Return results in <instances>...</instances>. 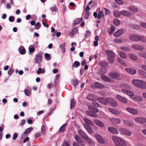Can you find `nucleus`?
Listing matches in <instances>:
<instances>
[{
    "mask_svg": "<svg viewBox=\"0 0 146 146\" xmlns=\"http://www.w3.org/2000/svg\"><path fill=\"white\" fill-rule=\"evenodd\" d=\"M66 125V123H65L64 125H62L59 129V131L61 132L62 133H63L65 130V127Z\"/></svg>",
    "mask_w": 146,
    "mask_h": 146,
    "instance_id": "nucleus-36",
    "label": "nucleus"
},
{
    "mask_svg": "<svg viewBox=\"0 0 146 146\" xmlns=\"http://www.w3.org/2000/svg\"><path fill=\"white\" fill-rule=\"evenodd\" d=\"M135 121L138 123L142 124L146 122V119L143 117H138L135 118Z\"/></svg>",
    "mask_w": 146,
    "mask_h": 146,
    "instance_id": "nucleus-11",
    "label": "nucleus"
},
{
    "mask_svg": "<svg viewBox=\"0 0 146 146\" xmlns=\"http://www.w3.org/2000/svg\"><path fill=\"white\" fill-rule=\"evenodd\" d=\"M101 78L103 80L108 82H109L111 80L109 78L104 75H101Z\"/></svg>",
    "mask_w": 146,
    "mask_h": 146,
    "instance_id": "nucleus-30",
    "label": "nucleus"
},
{
    "mask_svg": "<svg viewBox=\"0 0 146 146\" xmlns=\"http://www.w3.org/2000/svg\"><path fill=\"white\" fill-rule=\"evenodd\" d=\"M82 21V18H79L75 20L74 23L76 24H78Z\"/></svg>",
    "mask_w": 146,
    "mask_h": 146,
    "instance_id": "nucleus-47",
    "label": "nucleus"
},
{
    "mask_svg": "<svg viewBox=\"0 0 146 146\" xmlns=\"http://www.w3.org/2000/svg\"><path fill=\"white\" fill-rule=\"evenodd\" d=\"M105 52L108 56L111 58H114L115 57V54L112 51L109 50H106Z\"/></svg>",
    "mask_w": 146,
    "mask_h": 146,
    "instance_id": "nucleus-17",
    "label": "nucleus"
},
{
    "mask_svg": "<svg viewBox=\"0 0 146 146\" xmlns=\"http://www.w3.org/2000/svg\"><path fill=\"white\" fill-rule=\"evenodd\" d=\"M78 81L77 80H74L73 81V84L74 86H76L79 84Z\"/></svg>",
    "mask_w": 146,
    "mask_h": 146,
    "instance_id": "nucleus-64",
    "label": "nucleus"
},
{
    "mask_svg": "<svg viewBox=\"0 0 146 146\" xmlns=\"http://www.w3.org/2000/svg\"><path fill=\"white\" fill-rule=\"evenodd\" d=\"M94 121L97 125L101 127H103L104 126V124L98 119H94Z\"/></svg>",
    "mask_w": 146,
    "mask_h": 146,
    "instance_id": "nucleus-22",
    "label": "nucleus"
},
{
    "mask_svg": "<svg viewBox=\"0 0 146 146\" xmlns=\"http://www.w3.org/2000/svg\"><path fill=\"white\" fill-rule=\"evenodd\" d=\"M79 135L84 139H87L88 138V135L83 131L81 130H79L78 131Z\"/></svg>",
    "mask_w": 146,
    "mask_h": 146,
    "instance_id": "nucleus-18",
    "label": "nucleus"
},
{
    "mask_svg": "<svg viewBox=\"0 0 146 146\" xmlns=\"http://www.w3.org/2000/svg\"><path fill=\"white\" fill-rule=\"evenodd\" d=\"M121 49L126 52H127L130 50V48L129 46H123L121 47Z\"/></svg>",
    "mask_w": 146,
    "mask_h": 146,
    "instance_id": "nucleus-34",
    "label": "nucleus"
},
{
    "mask_svg": "<svg viewBox=\"0 0 146 146\" xmlns=\"http://www.w3.org/2000/svg\"><path fill=\"white\" fill-rule=\"evenodd\" d=\"M119 130L121 133L124 135L128 136H130L131 135V133L130 131L125 128H120Z\"/></svg>",
    "mask_w": 146,
    "mask_h": 146,
    "instance_id": "nucleus-7",
    "label": "nucleus"
},
{
    "mask_svg": "<svg viewBox=\"0 0 146 146\" xmlns=\"http://www.w3.org/2000/svg\"><path fill=\"white\" fill-rule=\"evenodd\" d=\"M99 64L101 67H104L107 66L108 63L107 62H101L99 63Z\"/></svg>",
    "mask_w": 146,
    "mask_h": 146,
    "instance_id": "nucleus-51",
    "label": "nucleus"
},
{
    "mask_svg": "<svg viewBox=\"0 0 146 146\" xmlns=\"http://www.w3.org/2000/svg\"><path fill=\"white\" fill-rule=\"evenodd\" d=\"M139 55L142 57L146 58V53L143 51H141L139 52Z\"/></svg>",
    "mask_w": 146,
    "mask_h": 146,
    "instance_id": "nucleus-43",
    "label": "nucleus"
},
{
    "mask_svg": "<svg viewBox=\"0 0 146 146\" xmlns=\"http://www.w3.org/2000/svg\"><path fill=\"white\" fill-rule=\"evenodd\" d=\"M74 139L78 142L81 140L80 137L78 135H76L74 136Z\"/></svg>",
    "mask_w": 146,
    "mask_h": 146,
    "instance_id": "nucleus-56",
    "label": "nucleus"
},
{
    "mask_svg": "<svg viewBox=\"0 0 146 146\" xmlns=\"http://www.w3.org/2000/svg\"><path fill=\"white\" fill-rule=\"evenodd\" d=\"M128 8L130 11H132L136 12L138 11V9L134 6H130Z\"/></svg>",
    "mask_w": 146,
    "mask_h": 146,
    "instance_id": "nucleus-32",
    "label": "nucleus"
},
{
    "mask_svg": "<svg viewBox=\"0 0 146 146\" xmlns=\"http://www.w3.org/2000/svg\"><path fill=\"white\" fill-rule=\"evenodd\" d=\"M123 33V29H121L115 32L113 34V36L115 37H117L122 35Z\"/></svg>",
    "mask_w": 146,
    "mask_h": 146,
    "instance_id": "nucleus-23",
    "label": "nucleus"
},
{
    "mask_svg": "<svg viewBox=\"0 0 146 146\" xmlns=\"http://www.w3.org/2000/svg\"><path fill=\"white\" fill-rule=\"evenodd\" d=\"M118 60L119 62L122 65L125 66H127L126 63L124 62L123 60L121 58H118Z\"/></svg>",
    "mask_w": 146,
    "mask_h": 146,
    "instance_id": "nucleus-37",
    "label": "nucleus"
},
{
    "mask_svg": "<svg viewBox=\"0 0 146 146\" xmlns=\"http://www.w3.org/2000/svg\"><path fill=\"white\" fill-rule=\"evenodd\" d=\"M41 133L43 135H45L46 132V130L45 126L44 125H42L41 127Z\"/></svg>",
    "mask_w": 146,
    "mask_h": 146,
    "instance_id": "nucleus-38",
    "label": "nucleus"
},
{
    "mask_svg": "<svg viewBox=\"0 0 146 146\" xmlns=\"http://www.w3.org/2000/svg\"><path fill=\"white\" fill-rule=\"evenodd\" d=\"M116 97L120 102L126 104L127 103V100L125 98L119 95H116Z\"/></svg>",
    "mask_w": 146,
    "mask_h": 146,
    "instance_id": "nucleus-9",
    "label": "nucleus"
},
{
    "mask_svg": "<svg viewBox=\"0 0 146 146\" xmlns=\"http://www.w3.org/2000/svg\"><path fill=\"white\" fill-rule=\"evenodd\" d=\"M109 98H105L103 97H98L97 98V100L102 104L107 105L108 104V99Z\"/></svg>",
    "mask_w": 146,
    "mask_h": 146,
    "instance_id": "nucleus-4",
    "label": "nucleus"
},
{
    "mask_svg": "<svg viewBox=\"0 0 146 146\" xmlns=\"http://www.w3.org/2000/svg\"><path fill=\"white\" fill-rule=\"evenodd\" d=\"M130 58L133 60H136L137 59V57L134 54H131L129 55Z\"/></svg>",
    "mask_w": 146,
    "mask_h": 146,
    "instance_id": "nucleus-48",
    "label": "nucleus"
},
{
    "mask_svg": "<svg viewBox=\"0 0 146 146\" xmlns=\"http://www.w3.org/2000/svg\"><path fill=\"white\" fill-rule=\"evenodd\" d=\"M86 113L87 115L94 118H96L97 117V115L96 114L89 110L86 111Z\"/></svg>",
    "mask_w": 146,
    "mask_h": 146,
    "instance_id": "nucleus-20",
    "label": "nucleus"
},
{
    "mask_svg": "<svg viewBox=\"0 0 146 146\" xmlns=\"http://www.w3.org/2000/svg\"><path fill=\"white\" fill-rule=\"evenodd\" d=\"M122 91L123 93L129 96L133 97L134 95V94L133 92L128 90L122 89Z\"/></svg>",
    "mask_w": 146,
    "mask_h": 146,
    "instance_id": "nucleus-15",
    "label": "nucleus"
},
{
    "mask_svg": "<svg viewBox=\"0 0 146 146\" xmlns=\"http://www.w3.org/2000/svg\"><path fill=\"white\" fill-rule=\"evenodd\" d=\"M121 14L125 16L129 17L131 15V13L126 11L123 10L120 12Z\"/></svg>",
    "mask_w": 146,
    "mask_h": 146,
    "instance_id": "nucleus-26",
    "label": "nucleus"
},
{
    "mask_svg": "<svg viewBox=\"0 0 146 146\" xmlns=\"http://www.w3.org/2000/svg\"><path fill=\"white\" fill-rule=\"evenodd\" d=\"M80 65V63L78 61H75L74 64L72 65V68H77Z\"/></svg>",
    "mask_w": 146,
    "mask_h": 146,
    "instance_id": "nucleus-31",
    "label": "nucleus"
},
{
    "mask_svg": "<svg viewBox=\"0 0 146 146\" xmlns=\"http://www.w3.org/2000/svg\"><path fill=\"white\" fill-rule=\"evenodd\" d=\"M114 24L117 26H118L120 24V21L117 19H114L113 21Z\"/></svg>",
    "mask_w": 146,
    "mask_h": 146,
    "instance_id": "nucleus-44",
    "label": "nucleus"
},
{
    "mask_svg": "<svg viewBox=\"0 0 146 146\" xmlns=\"http://www.w3.org/2000/svg\"><path fill=\"white\" fill-rule=\"evenodd\" d=\"M103 12V11H100L99 12L97 17L98 19H100L102 17V15Z\"/></svg>",
    "mask_w": 146,
    "mask_h": 146,
    "instance_id": "nucleus-54",
    "label": "nucleus"
},
{
    "mask_svg": "<svg viewBox=\"0 0 146 146\" xmlns=\"http://www.w3.org/2000/svg\"><path fill=\"white\" fill-rule=\"evenodd\" d=\"M123 123L124 125L130 127H132L133 125V122L126 120H124L123 121Z\"/></svg>",
    "mask_w": 146,
    "mask_h": 146,
    "instance_id": "nucleus-24",
    "label": "nucleus"
},
{
    "mask_svg": "<svg viewBox=\"0 0 146 146\" xmlns=\"http://www.w3.org/2000/svg\"><path fill=\"white\" fill-rule=\"evenodd\" d=\"M131 47L134 49L139 50H142L143 49L142 46L138 44H133L131 45Z\"/></svg>",
    "mask_w": 146,
    "mask_h": 146,
    "instance_id": "nucleus-16",
    "label": "nucleus"
},
{
    "mask_svg": "<svg viewBox=\"0 0 146 146\" xmlns=\"http://www.w3.org/2000/svg\"><path fill=\"white\" fill-rule=\"evenodd\" d=\"M94 95L92 94H89L86 97L87 98L90 100H93Z\"/></svg>",
    "mask_w": 146,
    "mask_h": 146,
    "instance_id": "nucleus-49",
    "label": "nucleus"
},
{
    "mask_svg": "<svg viewBox=\"0 0 146 146\" xmlns=\"http://www.w3.org/2000/svg\"><path fill=\"white\" fill-rule=\"evenodd\" d=\"M111 139L112 141L114 142L116 146H126L124 141L116 136H113Z\"/></svg>",
    "mask_w": 146,
    "mask_h": 146,
    "instance_id": "nucleus-2",
    "label": "nucleus"
},
{
    "mask_svg": "<svg viewBox=\"0 0 146 146\" xmlns=\"http://www.w3.org/2000/svg\"><path fill=\"white\" fill-rule=\"evenodd\" d=\"M125 109L126 110L133 115H137L138 113V111L135 109L127 107L125 108Z\"/></svg>",
    "mask_w": 146,
    "mask_h": 146,
    "instance_id": "nucleus-8",
    "label": "nucleus"
},
{
    "mask_svg": "<svg viewBox=\"0 0 146 146\" xmlns=\"http://www.w3.org/2000/svg\"><path fill=\"white\" fill-rule=\"evenodd\" d=\"M108 76L112 79L117 80L120 79V74L117 72L110 73Z\"/></svg>",
    "mask_w": 146,
    "mask_h": 146,
    "instance_id": "nucleus-5",
    "label": "nucleus"
},
{
    "mask_svg": "<svg viewBox=\"0 0 146 146\" xmlns=\"http://www.w3.org/2000/svg\"><path fill=\"white\" fill-rule=\"evenodd\" d=\"M78 31V28L77 27H75L72 29L71 33L73 34H74L77 32Z\"/></svg>",
    "mask_w": 146,
    "mask_h": 146,
    "instance_id": "nucleus-59",
    "label": "nucleus"
},
{
    "mask_svg": "<svg viewBox=\"0 0 146 146\" xmlns=\"http://www.w3.org/2000/svg\"><path fill=\"white\" fill-rule=\"evenodd\" d=\"M115 28L114 26L113 25H111L110 31L109 32V33L110 35H111L113 33V32L115 31Z\"/></svg>",
    "mask_w": 146,
    "mask_h": 146,
    "instance_id": "nucleus-46",
    "label": "nucleus"
},
{
    "mask_svg": "<svg viewBox=\"0 0 146 146\" xmlns=\"http://www.w3.org/2000/svg\"><path fill=\"white\" fill-rule=\"evenodd\" d=\"M92 103L94 106L96 107H99V104L95 100H92Z\"/></svg>",
    "mask_w": 146,
    "mask_h": 146,
    "instance_id": "nucleus-52",
    "label": "nucleus"
},
{
    "mask_svg": "<svg viewBox=\"0 0 146 146\" xmlns=\"http://www.w3.org/2000/svg\"><path fill=\"white\" fill-rule=\"evenodd\" d=\"M42 54L41 52H38L35 58V64L38 63L39 64L42 61Z\"/></svg>",
    "mask_w": 146,
    "mask_h": 146,
    "instance_id": "nucleus-3",
    "label": "nucleus"
},
{
    "mask_svg": "<svg viewBox=\"0 0 146 146\" xmlns=\"http://www.w3.org/2000/svg\"><path fill=\"white\" fill-rule=\"evenodd\" d=\"M44 56L46 60H50L51 57L48 54L45 53L44 54Z\"/></svg>",
    "mask_w": 146,
    "mask_h": 146,
    "instance_id": "nucleus-50",
    "label": "nucleus"
},
{
    "mask_svg": "<svg viewBox=\"0 0 146 146\" xmlns=\"http://www.w3.org/2000/svg\"><path fill=\"white\" fill-rule=\"evenodd\" d=\"M89 11H86V13L84 15V17L86 19H88L89 16Z\"/></svg>",
    "mask_w": 146,
    "mask_h": 146,
    "instance_id": "nucleus-61",
    "label": "nucleus"
},
{
    "mask_svg": "<svg viewBox=\"0 0 146 146\" xmlns=\"http://www.w3.org/2000/svg\"><path fill=\"white\" fill-rule=\"evenodd\" d=\"M84 126L86 131L90 133H93L91 127L87 124H84Z\"/></svg>",
    "mask_w": 146,
    "mask_h": 146,
    "instance_id": "nucleus-19",
    "label": "nucleus"
},
{
    "mask_svg": "<svg viewBox=\"0 0 146 146\" xmlns=\"http://www.w3.org/2000/svg\"><path fill=\"white\" fill-rule=\"evenodd\" d=\"M13 72V69L12 68H11L8 71V73L9 75H11Z\"/></svg>",
    "mask_w": 146,
    "mask_h": 146,
    "instance_id": "nucleus-62",
    "label": "nucleus"
},
{
    "mask_svg": "<svg viewBox=\"0 0 146 146\" xmlns=\"http://www.w3.org/2000/svg\"><path fill=\"white\" fill-rule=\"evenodd\" d=\"M132 84L135 86L142 89H146V82L139 80L133 79L132 81Z\"/></svg>",
    "mask_w": 146,
    "mask_h": 146,
    "instance_id": "nucleus-1",
    "label": "nucleus"
},
{
    "mask_svg": "<svg viewBox=\"0 0 146 146\" xmlns=\"http://www.w3.org/2000/svg\"><path fill=\"white\" fill-rule=\"evenodd\" d=\"M24 92L25 95L27 96H29L30 94V91L27 89H26L25 90Z\"/></svg>",
    "mask_w": 146,
    "mask_h": 146,
    "instance_id": "nucleus-63",
    "label": "nucleus"
},
{
    "mask_svg": "<svg viewBox=\"0 0 146 146\" xmlns=\"http://www.w3.org/2000/svg\"><path fill=\"white\" fill-rule=\"evenodd\" d=\"M125 70L127 72L132 74H135L137 73L136 70L134 69L126 68Z\"/></svg>",
    "mask_w": 146,
    "mask_h": 146,
    "instance_id": "nucleus-21",
    "label": "nucleus"
},
{
    "mask_svg": "<svg viewBox=\"0 0 146 146\" xmlns=\"http://www.w3.org/2000/svg\"><path fill=\"white\" fill-rule=\"evenodd\" d=\"M94 85L95 87L99 88L102 89L104 87V86L103 84L97 82H95Z\"/></svg>",
    "mask_w": 146,
    "mask_h": 146,
    "instance_id": "nucleus-27",
    "label": "nucleus"
},
{
    "mask_svg": "<svg viewBox=\"0 0 146 146\" xmlns=\"http://www.w3.org/2000/svg\"><path fill=\"white\" fill-rule=\"evenodd\" d=\"M33 130V128L32 127H30L28 128L25 130L24 132L25 133H26V134H27L31 132Z\"/></svg>",
    "mask_w": 146,
    "mask_h": 146,
    "instance_id": "nucleus-42",
    "label": "nucleus"
},
{
    "mask_svg": "<svg viewBox=\"0 0 146 146\" xmlns=\"http://www.w3.org/2000/svg\"><path fill=\"white\" fill-rule=\"evenodd\" d=\"M120 12H118L117 11H115L113 12V15L117 18H119L120 16Z\"/></svg>",
    "mask_w": 146,
    "mask_h": 146,
    "instance_id": "nucleus-41",
    "label": "nucleus"
},
{
    "mask_svg": "<svg viewBox=\"0 0 146 146\" xmlns=\"http://www.w3.org/2000/svg\"><path fill=\"white\" fill-rule=\"evenodd\" d=\"M9 21L12 22L14 21L15 17L13 16H11L9 17Z\"/></svg>",
    "mask_w": 146,
    "mask_h": 146,
    "instance_id": "nucleus-60",
    "label": "nucleus"
},
{
    "mask_svg": "<svg viewBox=\"0 0 146 146\" xmlns=\"http://www.w3.org/2000/svg\"><path fill=\"white\" fill-rule=\"evenodd\" d=\"M84 120L85 122L89 125L92 126L93 125L94 123L93 122L89 119L87 118H84Z\"/></svg>",
    "mask_w": 146,
    "mask_h": 146,
    "instance_id": "nucleus-33",
    "label": "nucleus"
},
{
    "mask_svg": "<svg viewBox=\"0 0 146 146\" xmlns=\"http://www.w3.org/2000/svg\"><path fill=\"white\" fill-rule=\"evenodd\" d=\"M40 23L39 22H37L35 25V29L38 30L40 28Z\"/></svg>",
    "mask_w": 146,
    "mask_h": 146,
    "instance_id": "nucleus-53",
    "label": "nucleus"
},
{
    "mask_svg": "<svg viewBox=\"0 0 146 146\" xmlns=\"http://www.w3.org/2000/svg\"><path fill=\"white\" fill-rule=\"evenodd\" d=\"M108 110L110 112L114 114L119 115L120 113L119 112L118 110L113 108H108Z\"/></svg>",
    "mask_w": 146,
    "mask_h": 146,
    "instance_id": "nucleus-28",
    "label": "nucleus"
},
{
    "mask_svg": "<svg viewBox=\"0 0 146 146\" xmlns=\"http://www.w3.org/2000/svg\"><path fill=\"white\" fill-rule=\"evenodd\" d=\"M51 10L52 11L53 13H55L56 12L57 10V9L55 6L52 7L50 8Z\"/></svg>",
    "mask_w": 146,
    "mask_h": 146,
    "instance_id": "nucleus-57",
    "label": "nucleus"
},
{
    "mask_svg": "<svg viewBox=\"0 0 146 146\" xmlns=\"http://www.w3.org/2000/svg\"><path fill=\"white\" fill-rule=\"evenodd\" d=\"M87 140V141L88 143L89 144L94 145L95 144V142L92 140V139L90 138H89L88 137V138L86 139Z\"/></svg>",
    "mask_w": 146,
    "mask_h": 146,
    "instance_id": "nucleus-40",
    "label": "nucleus"
},
{
    "mask_svg": "<svg viewBox=\"0 0 146 146\" xmlns=\"http://www.w3.org/2000/svg\"><path fill=\"white\" fill-rule=\"evenodd\" d=\"M45 72V70L44 69H42L41 68H39L38 69V70L37 72V73L38 74H43Z\"/></svg>",
    "mask_w": 146,
    "mask_h": 146,
    "instance_id": "nucleus-39",
    "label": "nucleus"
},
{
    "mask_svg": "<svg viewBox=\"0 0 146 146\" xmlns=\"http://www.w3.org/2000/svg\"><path fill=\"white\" fill-rule=\"evenodd\" d=\"M108 130L110 133L115 134H119V131L113 127H108L107 128Z\"/></svg>",
    "mask_w": 146,
    "mask_h": 146,
    "instance_id": "nucleus-13",
    "label": "nucleus"
},
{
    "mask_svg": "<svg viewBox=\"0 0 146 146\" xmlns=\"http://www.w3.org/2000/svg\"><path fill=\"white\" fill-rule=\"evenodd\" d=\"M129 39L133 41H138L140 40L141 36L136 35H131L129 37Z\"/></svg>",
    "mask_w": 146,
    "mask_h": 146,
    "instance_id": "nucleus-6",
    "label": "nucleus"
},
{
    "mask_svg": "<svg viewBox=\"0 0 146 146\" xmlns=\"http://www.w3.org/2000/svg\"><path fill=\"white\" fill-rule=\"evenodd\" d=\"M119 54L120 57L123 58H126L127 57L126 54L124 52H119Z\"/></svg>",
    "mask_w": 146,
    "mask_h": 146,
    "instance_id": "nucleus-45",
    "label": "nucleus"
},
{
    "mask_svg": "<svg viewBox=\"0 0 146 146\" xmlns=\"http://www.w3.org/2000/svg\"><path fill=\"white\" fill-rule=\"evenodd\" d=\"M108 99V103H109L113 107H116L117 106V103L114 99L111 98H109Z\"/></svg>",
    "mask_w": 146,
    "mask_h": 146,
    "instance_id": "nucleus-14",
    "label": "nucleus"
},
{
    "mask_svg": "<svg viewBox=\"0 0 146 146\" xmlns=\"http://www.w3.org/2000/svg\"><path fill=\"white\" fill-rule=\"evenodd\" d=\"M107 72V70L106 69H102L100 70L99 73L101 74H102L106 73Z\"/></svg>",
    "mask_w": 146,
    "mask_h": 146,
    "instance_id": "nucleus-55",
    "label": "nucleus"
},
{
    "mask_svg": "<svg viewBox=\"0 0 146 146\" xmlns=\"http://www.w3.org/2000/svg\"><path fill=\"white\" fill-rule=\"evenodd\" d=\"M110 121L114 124H118L121 122V121L119 119L115 118H110Z\"/></svg>",
    "mask_w": 146,
    "mask_h": 146,
    "instance_id": "nucleus-12",
    "label": "nucleus"
},
{
    "mask_svg": "<svg viewBox=\"0 0 146 146\" xmlns=\"http://www.w3.org/2000/svg\"><path fill=\"white\" fill-rule=\"evenodd\" d=\"M95 137L97 139L98 141L102 143H104L105 142L104 139L98 134H96L95 135Z\"/></svg>",
    "mask_w": 146,
    "mask_h": 146,
    "instance_id": "nucleus-10",
    "label": "nucleus"
},
{
    "mask_svg": "<svg viewBox=\"0 0 146 146\" xmlns=\"http://www.w3.org/2000/svg\"><path fill=\"white\" fill-rule=\"evenodd\" d=\"M120 87L123 88V89H125L126 90L130 89L131 88L127 84H121L120 85Z\"/></svg>",
    "mask_w": 146,
    "mask_h": 146,
    "instance_id": "nucleus-29",
    "label": "nucleus"
},
{
    "mask_svg": "<svg viewBox=\"0 0 146 146\" xmlns=\"http://www.w3.org/2000/svg\"><path fill=\"white\" fill-rule=\"evenodd\" d=\"M76 104L75 101L73 99H72L70 100V106L71 109H73L75 105Z\"/></svg>",
    "mask_w": 146,
    "mask_h": 146,
    "instance_id": "nucleus-35",
    "label": "nucleus"
},
{
    "mask_svg": "<svg viewBox=\"0 0 146 146\" xmlns=\"http://www.w3.org/2000/svg\"><path fill=\"white\" fill-rule=\"evenodd\" d=\"M113 58H110L109 57H108V59L109 62L110 63H112L114 61V59Z\"/></svg>",
    "mask_w": 146,
    "mask_h": 146,
    "instance_id": "nucleus-58",
    "label": "nucleus"
},
{
    "mask_svg": "<svg viewBox=\"0 0 146 146\" xmlns=\"http://www.w3.org/2000/svg\"><path fill=\"white\" fill-rule=\"evenodd\" d=\"M88 109L89 110H91L92 112L94 113H98L99 111L98 109L97 108L91 106H88Z\"/></svg>",
    "mask_w": 146,
    "mask_h": 146,
    "instance_id": "nucleus-25",
    "label": "nucleus"
}]
</instances>
